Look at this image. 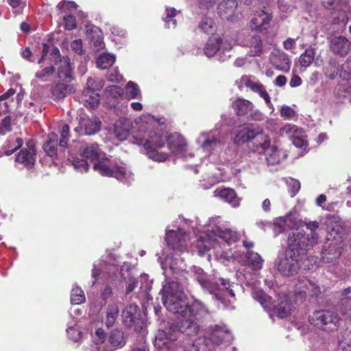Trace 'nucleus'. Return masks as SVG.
<instances>
[{"label":"nucleus","instance_id":"c9c22d12","mask_svg":"<svg viewBox=\"0 0 351 351\" xmlns=\"http://www.w3.org/2000/svg\"><path fill=\"white\" fill-rule=\"evenodd\" d=\"M114 135L119 141H124L129 135V124L126 119H119L114 124Z\"/></svg>","mask_w":351,"mask_h":351},{"label":"nucleus","instance_id":"c03bdc74","mask_svg":"<svg viewBox=\"0 0 351 351\" xmlns=\"http://www.w3.org/2000/svg\"><path fill=\"white\" fill-rule=\"evenodd\" d=\"M108 341L114 347H122L125 345L123 333L121 330L115 329L109 336Z\"/></svg>","mask_w":351,"mask_h":351},{"label":"nucleus","instance_id":"aec40b11","mask_svg":"<svg viewBox=\"0 0 351 351\" xmlns=\"http://www.w3.org/2000/svg\"><path fill=\"white\" fill-rule=\"evenodd\" d=\"M167 145L170 152L178 157L183 156L186 150L184 138L177 133L172 134L169 136Z\"/></svg>","mask_w":351,"mask_h":351},{"label":"nucleus","instance_id":"b1692460","mask_svg":"<svg viewBox=\"0 0 351 351\" xmlns=\"http://www.w3.org/2000/svg\"><path fill=\"white\" fill-rule=\"evenodd\" d=\"M271 19L272 16L270 13L265 10L258 11L251 20V27L259 32L266 30L269 27Z\"/></svg>","mask_w":351,"mask_h":351},{"label":"nucleus","instance_id":"473e14b6","mask_svg":"<svg viewBox=\"0 0 351 351\" xmlns=\"http://www.w3.org/2000/svg\"><path fill=\"white\" fill-rule=\"evenodd\" d=\"M73 92H74L73 86L65 82L57 83L51 90L53 96L56 99H62Z\"/></svg>","mask_w":351,"mask_h":351},{"label":"nucleus","instance_id":"412c9836","mask_svg":"<svg viewBox=\"0 0 351 351\" xmlns=\"http://www.w3.org/2000/svg\"><path fill=\"white\" fill-rule=\"evenodd\" d=\"M339 77L341 81L339 83V90L343 89L345 93L351 91V58H347L346 61L342 64L339 73Z\"/></svg>","mask_w":351,"mask_h":351},{"label":"nucleus","instance_id":"f8f14e48","mask_svg":"<svg viewBox=\"0 0 351 351\" xmlns=\"http://www.w3.org/2000/svg\"><path fill=\"white\" fill-rule=\"evenodd\" d=\"M208 231L211 232L215 236L224 241L227 244L231 245L239 239V234L229 228L219 225L218 217L209 220Z\"/></svg>","mask_w":351,"mask_h":351},{"label":"nucleus","instance_id":"603ef678","mask_svg":"<svg viewBox=\"0 0 351 351\" xmlns=\"http://www.w3.org/2000/svg\"><path fill=\"white\" fill-rule=\"evenodd\" d=\"M71 161L74 169L77 171L81 173L88 171V165L86 160L75 156L71 158Z\"/></svg>","mask_w":351,"mask_h":351},{"label":"nucleus","instance_id":"13d9d810","mask_svg":"<svg viewBox=\"0 0 351 351\" xmlns=\"http://www.w3.org/2000/svg\"><path fill=\"white\" fill-rule=\"evenodd\" d=\"M8 3L12 8L16 14L23 13L26 5L25 1L23 0H8Z\"/></svg>","mask_w":351,"mask_h":351},{"label":"nucleus","instance_id":"e433bc0d","mask_svg":"<svg viewBox=\"0 0 351 351\" xmlns=\"http://www.w3.org/2000/svg\"><path fill=\"white\" fill-rule=\"evenodd\" d=\"M263 264V259L261 256L253 251H248L246 255V265L252 270H260Z\"/></svg>","mask_w":351,"mask_h":351},{"label":"nucleus","instance_id":"2f4dec72","mask_svg":"<svg viewBox=\"0 0 351 351\" xmlns=\"http://www.w3.org/2000/svg\"><path fill=\"white\" fill-rule=\"evenodd\" d=\"M274 313L280 318H285L290 315L291 311V304L288 301L286 295L280 297L279 302L274 306Z\"/></svg>","mask_w":351,"mask_h":351},{"label":"nucleus","instance_id":"ea45409f","mask_svg":"<svg viewBox=\"0 0 351 351\" xmlns=\"http://www.w3.org/2000/svg\"><path fill=\"white\" fill-rule=\"evenodd\" d=\"M275 225V231L278 233L285 232L288 228H293L295 223L290 215L276 219Z\"/></svg>","mask_w":351,"mask_h":351},{"label":"nucleus","instance_id":"680f3d73","mask_svg":"<svg viewBox=\"0 0 351 351\" xmlns=\"http://www.w3.org/2000/svg\"><path fill=\"white\" fill-rule=\"evenodd\" d=\"M280 116L285 119H291L296 116V112L290 106H282L280 109Z\"/></svg>","mask_w":351,"mask_h":351},{"label":"nucleus","instance_id":"f257e3e1","mask_svg":"<svg viewBox=\"0 0 351 351\" xmlns=\"http://www.w3.org/2000/svg\"><path fill=\"white\" fill-rule=\"evenodd\" d=\"M162 300L167 309L173 314L188 315L199 322L209 315L207 307L199 300H195L191 306L187 305L183 288L176 281L167 282L160 291Z\"/></svg>","mask_w":351,"mask_h":351},{"label":"nucleus","instance_id":"58836bf2","mask_svg":"<svg viewBox=\"0 0 351 351\" xmlns=\"http://www.w3.org/2000/svg\"><path fill=\"white\" fill-rule=\"evenodd\" d=\"M339 73V64L335 59H330L323 67V73L330 80H335Z\"/></svg>","mask_w":351,"mask_h":351},{"label":"nucleus","instance_id":"a18cd8bd","mask_svg":"<svg viewBox=\"0 0 351 351\" xmlns=\"http://www.w3.org/2000/svg\"><path fill=\"white\" fill-rule=\"evenodd\" d=\"M315 49L312 47H309L305 50V51L300 55V62L302 66H308L312 64L315 58Z\"/></svg>","mask_w":351,"mask_h":351},{"label":"nucleus","instance_id":"f704fd0d","mask_svg":"<svg viewBox=\"0 0 351 351\" xmlns=\"http://www.w3.org/2000/svg\"><path fill=\"white\" fill-rule=\"evenodd\" d=\"M119 308L117 302H112L109 304L106 310V319L105 324L107 327L112 326L119 315Z\"/></svg>","mask_w":351,"mask_h":351},{"label":"nucleus","instance_id":"c85d7f7f","mask_svg":"<svg viewBox=\"0 0 351 351\" xmlns=\"http://www.w3.org/2000/svg\"><path fill=\"white\" fill-rule=\"evenodd\" d=\"M271 62L273 65L280 71L288 72L291 67V62L287 54L283 51H277L272 53Z\"/></svg>","mask_w":351,"mask_h":351},{"label":"nucleus","instance_id":"49530a36","mask_svg":"<svg viewBox=\"0 0 351 351\" xmlns=\"http://www.w3.org/2000/svg\"><path fill=\"white\" fill-rule=\"evenodd\" d=\"M252 297L257 301L260 302V304L265 308H271V298L266 295L263 291H256L252 292Z\"/></svg>","mask_w":351,"mask_h":351},{"label":"nucleus","instance_id":"e2e57ef3","mask_svg":"<svg viewBox=\"0 0 351 351\" xmlns=\"http://www.w3.org/2000/svg\"><path fill=\"white\" fill-rule=\"evenodd\" d=\"M287 182L289 188L291 197L295 196L300 189V182L297 180L289 178L287 180Z\"/></svg>","mask_w":351,"mask_h":351},{"label":"nucleus","instance_id":"20e7f679","mask_svg":"<svg viewBox=\"0 0 351 351\" xmlns=\"http://www.w3.org/2000/svg\"><path fill=\"white\" fill-rule=\"evenodd\" d=\"M294 242L288 239L286 250L279 252L274 261L276 269L285 276H293L299 271L301 268V262L305 255Z\"/></svg>","mask_w":351,"mask_h":351},{"label":"nucleus","instance_id":"f3484780","mask_svg":"<svg viewBox=\"0 0 351 351\" xmlns=\"http://www.w3.org/2000/svg\"><path fill=\"white\" fill-rule=\"evenodd\" d=\"M330 51L340 57H345L351 50V42L345 36H333L328 38Z\"/></svg>","mask_w":351,"mask_h":351},{"label":"nucleus","instance_id":"0eeeda50","mask_svg":"<svg viewBox=\"0 0 351 351\" xmlns=\"http://www.w3.org/2000/svg\"><path fill=\"white\" fill-rule=\"evenodd\" d=\"M49 60L50 63L58 65V74L59 78L69 79L71 80L72 75V66L70 60L67 56L60 58L59 49L54 46H49L43 44V55L38 60V64L43 63L46 60Z\"/></svg>","mask_w":351,"mask_h":351},{"label":"nucleus","instance_id":"5fc2aeb1","mask_svg":"<svg viewBox=\"0 0 351 351\" xmlns=\"http://www.w3.org/2000/svg\"><path fill=\"white\" fill-rule=\"evenodd\" d=\"M103 267H107V263L106 262L103 263L101 261L99 263L93 264L91 276L94 279V280L93 281L92 285H94L95 284L99 276L100 275L101 268H103ZM105 269L106 268L103 269L104 272L110 273V271H107Z\"/></svg>","mask_w":351,"mask_h":351},{"label":"nucleus","instance_id":"72a5a7b5","mask_svg":"<svg viewBox=\"0 0 351 351\" xmlns=\"http://www.w3.org/2000/svg\"><path fill=\"white\" fill-rule=\"evenodd\" d=\"M58 141V134L51 132L48 135L47 140L43 145L45 152L51 157H54L57 155Z\"/></svg>","mask_w":351,"mask_h":351},{"label":"nucleus","instance_id":"393cba45","mask_svg":"<svg viewBox=\"0 0 351 351\" xmlns=\"http://www.w3.org/2000/svg\"><path fill=\"white\" fill-rule=\"evenodd\" d=\"M214 196L228 203L231 206L236 208L239 206L241 198L237 195L236 192L230 188L217 189L214 191Z\"/></svg>","mask_w":351,"mask_h":351},{"label":"nucleus","instance_id":"de8ad7c7","mask_svg":"<svg viewBox=\"0 0 351 351\" xmlns=\"http://www.w3.org/2000/svg\"><path fill=\"white\" fill-rule=\"evenodd\" d=\"M85 295L84 291L79 287H75L72 289L71 293V302L73 304H80L85 302Z\"/></svg>","mask_w":351,"mask_h":351},{"label":"nucleus","instance_id":"774afa93","mask_svg":"<svg viewBox=\"0 0 351 351\" xmlns=\"http://www.w3.org/2000/svg\"><path fill=\"white\" fill-rule=\"evenodd\" d=\"M64 27L66 29L71 30L76 27L75 19L71 14L64 16Z\"/></svg>","mask_w":351,"mask_h":351},{"label":"nucleus","instance_id":"bf43d9fd","mask_svg":"<svg viewBox=\"0 0 351 351\" xmlns=\"http://www.w3.org/2000/svg\"><path fill=\"white\" fill-rule=\"evenodd\" d=\"M214 23L211 19L205 18L199 25L200 29L206 34H210L215 31Z\"/></svg>","mask_w":351,"mask_h":351},{"label":"nucleus","instance_id":"4c0bfd02","mask_svg":"<svg viewBox=\"0 0 351 351\" xmlns=\"http://www.w3.org/2000/svg\"><path fill=\"white\" fill-rule=\"evenodd\" d=\"M221 38L210 37L207 40L204 47V54L208 57L213 56L220 50Z\"/></svg>","mask_w":351,"mask_h":351},{"label":"nucleus","instance_id":"9b49d317","mask_svg":"<svg viewBox=\"0 0 351 351\" xmlns=\"http://www.w3.org/2000/svg\"><path fill=\"white\" fill-rule=\"evenodd\" d=\"M197 142L206 153H211L213 151L221 149L226 143L225 138L217 130L203 132L197 138Z\"/></svg>","mask_w":351,"mask_h":351},{"label":"nucleus","instance_id":"2eb2a0df","mask_svg":"<svg viewBox=\"0 0 351 351\" xmlns=\"http://www.w3.org/2000/svg\"><path fill=\"white\" fill-rule=\"evenodd\" d=\"M138 306L134 304L127 306L122 312L123 322L130 328H134V330L140 332L143 330L144 323L139 319Z\"/></svg>","mask_w":351,"mask_h":351},{"label":"nucleus","instance_id":"69168bd1","mask_svg":"<svg viewBox=\"0 0 351 351\" xmlns=\"http://www.w3.org/2000/svg\"><path fill=\"white\" fill-rule=\"evenodd\" d=\"M69 127L67 124L62 126L61 129V137L59 142V146L61 147H65L67 145V140L69 138Z\"/></svg>","mask_w":351,"mask_h":351},{"label":"nucleus","instance_id":"4be33fe9","mask_svg":"<svg viewBox=\"0 0 351 351\" xmlns=\"http://www.w3.org/2000/svg\"><path fill=\"white\" fill-rule=\"evenodd\" d=\"M27 149H22L16 158V162L23 164L28 169L33 167L35 162L36 150L32 143H27Z\"/></svg>","mask_w":351,"mask_h":351},{"label":"nucleus","instance_id":"bb28decb","mask_svg":"<svg viewBox=\"0 0 351 351\" xmlns=\"http://www.w3.org/2000/svg\"><path fill=\"white\" fill-rule=\"evenodd\" d=\"M176 339L177 332L173 326H171L168 331L159 330L155 338L154 346L163 350V346H167L169 341H172Z\"/></svg>","mask_w":351,"mask_h":351},{"label":"nucleus","instance_id":"6e6552de","mask_svg":"<svg viewBox=\"0 0 351 351\" xmlns=\"http://www.w3.org/2000/svg\"><path fill=\"white\" fill-rule=\"evenodd\" d=\"M309 323L315 327L326 331L336 330L339 325V317L337 313L328 310L314 311L308 317Z\"/></svg>","mask_w":351,"mask_h":351},{"label":"nucleus","instance_id":"ddd939ff","mask_svg":"<svg viewBox=\"0 0 351 351\" xmlns=\"http://www.w3.org/2000/svg\"><path fill=\"white\" fill-rule=\"evenodd\" d=\"M189 240V235L180 228L167 231L166 241L168 245L179 252L186 251Z\"/></svg>","mask_w":351,"mask_h":351},{"label":"nucleus","instance_id":"6ab92c4d","mask_svg":"<svg viewBox=\"0 0 351 351\" xmlns=\"http://www.w3.org/2000/svg\"><path fill=\"white\" fill-rule=\"evenodd\" d=\"M254 152L264 154L267 163L272 165L279 163L285 157L277 146L270 145V138L268 136L267 142L263 143V150H255Z\"/></svg>","mask_w":351,"mask_h":351},{"label":"nucleus","instance_id":"5701e85b","mask_svg":"<svg viewBox=\"0 0 351 351\" xmlns=\"http://www.w3.org/2000/svg\"><path fill=\"white\" fill-rule=\"evenodd\" d=\"M210 340L216 345H219L223 342H230L232 339L231 333L225 326L215 325L210 326Z\"/></svg>","mask_w":351,"mask_h":351},{"label":"nucleus","instance_id":"3c124183","mask_svg":"<svg viewBox=\"0 0 351 351\" xmlns=\"http://www.w3.org/2000/svg\"><path fill=\"white\" fill-rule=\"evenodd\" d=\"M340 311L345 319L351 320V298L341 299Z\"/></svg>","mask_w":351,"mask_h":351},{"label":"nucleus","instance_id":"6e6d98bb","mask_svg":"<svg viewBox=\"0 0 351 351\" xmlns=\"http://www.w3.org/2000/svg\"><path fill=\"white\" fill-rule=\"evenodd\" d=\"M167 16L163 19L164 21L167 23L169 28H174L176 26V20L173 18L176 15V10L175 8L166 9Z\"/></svg>","mask_w":351,"mask_h":351},{"label":"nucleus","instance_id":"338daca9","mask_svg":"<svg viewBox=\"0 0 351 351\" xmlns=\"http://www.w3.org/2000/svg\"><path fill=\"white\" fill-rule=\"evenodd\" d=\"M11 130L10 117L7 116L2 120L0 124V135H4L7 132H10Z\"/></svg>","mask_w":351,"mask_h":351},{"label":"nucleus","instance_id":"a878e982","mask_svg":"<svg viewBox=\"0 0 351 351\" xmlns=\"http://www.w3.org/2000/svg\"><path fill=\"white\" fill-rule=\"evenodd\" d=\"M100 121L97 118L89 119L88 117H80V126L74 129L75 132H79L84 128V134L93 135L99 131Z\"/></svg>","mask_w":351,"mask_h":351},{"label":"nucleus","instance_id":"4468645a","mask_svg":"<svg viewBox=\"0 0 351 351\" xmlns=\"http://www.w3.org/2000/svg\"><path fill=\"white\" fill-rule=\"evenodd\" d=\"M290 241H295L296 246L305 254L308 247H311L317 243L319 236L316 232H311L310 235L306 236L303 230L297 228L292 235L289 236Z\"/></svg>","mask_w":351,"mask_h":351},{"label":"nucleus","instance_id":"a19ab883","mask_svg":"<svg viewBox=\"0 0 351 351\" xmlns=\"http://www.w3.org/2000/svg\"><path fill=\"white\" fill-rule=\"evenodd\" d=\"M247 46L250 48L252 56H258L263 51L262 41L259 36H252Z\"/></svg>","mask_w":351,"mask_h":351},{"label":"nucleus","instance_id":"8fccbe9b","mask_svg":"<svg viewBox=\"0 0 351 351\" xmlns=\"http://www.w3.org/2000/svg\"><path fill=\"white\" fill-rule=\"evenodd\" d=\"M293 144L297 147H303L307 145L306 134L302 129L300 128L291 138Z\"/></svg>","mask_w":351,"mask_h":351},{"label":"nucleus","instance_id":"37998d69","mask_svg":"<svg viewBox=\"0 0 351 351\" xmlns=\"http://www.w3.org/2000/svg\"><path fill=\"white\" fill-rule=\"evenodd\" d=\"M125 96L128 99H141V93L138 84L130 81L125 86Z\"/></svg>","mask_w":351,"mask_h":351},{"label":"nucleus","instance_id":"cd10ccee","mask_svg":"<svg viewBox=\"0 0 351 351\" xmlns=\"http://www.w3.org/2000/svg\"><path fill=\"white\" fill-rule=\"evenodd\" d=\"M183 261L184 258H180V256L176 254L167 256L162 263L164 273L167 274L168 269L173 273H178L180 270L185 269Z\"/></svg>","mask_w":351,"mask_h":351},{"label":"nucleus","instance_id":"4d7b16f0","mask_svg":"<svg viewBox=\"0 0 351 351\" xmlns=\"http://www.w3.org/2000/svg\"><path fill=\"white\" fill-rule=\"evenodd\" d=\"M75 326V321L73 320L68 326L66 332L68 337L74 341H77L81 338V332L77 330L74 326Z\"/></svg>","mask_w":351,"mask_h":351},{"label":"nucleus","instance_id":"0e129e2a","mask_svg":"<svg viewBox=\"0 0 351 351\" xmlns=\"http://www.w3.org/2000/svg\"><path fill=\"white\" fill-rule=\"evenodd\" d=\"M197 247L199 249L200 252L203 253L206 251H208L211 247L210 241L206 237H200L197 241Z\"/></svg>","mask_w":351,"mask_h":351},{"label":"nucleus","instance_id":"f03ea898","mask_svg":"<svg viewBox=\"0 0 351 351\" xmlns=\"http://www.w3.org/2000/svg\"><path fill=\"white\" fill-rule=\"evenodd\" d=\"M80 152L87 159L97 161L93 167L101 176L114 177L125 184H130L134 180L133 173L125 167L118 166L110 159L103 157L104 153L97 144L85 145L80 148Z\"/></svg>","mask_w":351,"mask_h":351},{"label":"nucleus","instance_id":"864d4df0","mask_svg":"<svg viewBox=\"0 0 351 351\" xmlns=\"http://www.w3.org/2000/svg\"><path fill=\"white\" fill-rule=\"evenodd\" d=\"M299 129L300 128L295 125L287 124L280 128V135L282 136H287L291 139Z\"/></svg>","mask_w":351,"mask_h":351},{"label":"nucleus","instance_id":"dca6fc26","mask_svg":"<svg viewBox=\"0 0 351 351\" xmlns=\"http://www.w3.org/2000/svg\"><path fill=\"white\" fill-rule=\"evenodd\" d=\"M236 83L239 89L242 90L244 87H247L254 93L258 94L265 101L270 97L265 86L255 77L244 75Z\"/></svg>","mask_w":351,"mask_h":351},{"label":"nucleus","instance_id":"7ed1b4c3","mask_svg":"<svg viewBox=\"0 0 351 351\" xmlns=\"http://www.w3.org/2000/svg\"><path fill=\"white\" fill-rule=\"evenodd\" d=\"M195 278L202 288L213 295L214 298L221 302L224 306L228 309L234 308L233 304L235 301L234 291L239 287L237 284L230 282L228 280L220 278V284L208 278L200 268L195 272Z\"/></svg>","mask_w":351,"mask_h":351},{"label":"nucleus","instance_id":"7c9ffc66","mask_svg":"<svg viewBox=\"0 0 351 351\" xmlns=\"http://www.w3.org/2000/svg\"><path fill=\"white\" fill-rule=\"evenodd\" d=\"M235 114L239 117L245 116L250 114L254 108L253 103L243 98H238L232 104Z\"/></svg>","mask_w":351,"mask_h":351},{"label":"nucleus","instance_id":"1a4fd4ad","mask_svg":"<svg viewBox=\"0 0 351 351\" xmlns=\"http://www.w3.org/2000/svg\"><path fill=\"white\" fill-rule=\"evenodd\" d=\"M104 86L103 81L99 78L89 77L87 80L86 88L82 92V99L86 107L96 108L99 104V92Z\"/></svg>","mask_w":351,"mask_h":351},{"label":"nucleus","instance_id":"39448f33","mask_svg":"<svg viewBox=\"0 0 351 351\" xmlns=\"http://www.w3.org/2000/svg\"><path fill=\"white\" fill-rule=\"evenodd\" d=\"M131 142L134 144L143 145L147 151V156L158 162H164L168 158V154L164 152H158L157 149L164 146L166 138L161 135L151 132L147 138H145L142 134L137 133L132 136Z\"/></svg>","mask_w":351,"mask_h":351},{"label":"nucleus","instance_id":"423d86ee","mask_svg":"<svg viewBox=\"0 0 351 351\" xmlns=\"http://www.w3.org/2000/svg\"><path fill=\"white\" fill-rule=\"evenodd\" d=\"M234 142L235 143L251 142V147L254 152L263 150V143L267 142V135L263 133L260 127L245 123L237 128Z\"/></svg>","mask_w":351,"mask_h":351},{"label":"nucleus","instance_id":"052dcab7","mask_svg":"<svg viewBox=\"0 0 351 351\" xmlns=\"http://www.w3.org/2000/svg\"><path fill=\"white\" fill-rule=\"evenodd\" d=\"M54 71L53 66H46L40 71L36 73V77L40 79L42 81H46L47 77L50 76Z\"/></svg>","mask_w":351,"mask_h":351},{"label":"nucleus","instance_id":"79ce46f5","mask_svg":"<svg viewBox=\"0 0 351 351\" xmlns=\"http://www.w3.org/2000/svg\"><path fill=\"white\" fill-rule=\"evenodd\" d=\"M115 62V57L110 53H103L97 60V67L101 69H106L111 66Z\"/></svg>","mask_w":351,"mask_h":351},{"label":"nucleus","instance_id":"09e8293b","mask_svg":"<svg viewBox=\"0 0 351 351\" xmlns=\"http://www.w3.org/2000/svg\"><path fill=\"white\" fill-rule=\"evenodd\" d=\"M339 345L343 351H351V332L344 331L339 337Z\"/></svg>","mask_w":351,"mask_h":351},{"label":"nucleus","instance_id":"9d476101","mask_svg":"<svg viewBox=\"0 0 351 351\" xmlns=\"http://www.w3.org/2000/svg\"><path fill=\"white\" fill-rule=\"evenodd\" d=\"M321 293L319 286L307 278H300L295 284V294L297 300L300 302L308 298L316 300Z\"/></svg>","mask_w":351,"mask_h":351},{"label":"nucleus","instance_id":"a211bd4d","mask_svg":"<svg viewBox=\"0 0 351 351\" xmlns=\"http://www.w3.org/2000/svg\"><path fill=\"white\" fill-rule=\"evenodd\" d=\"M178 324L174 327L177 333L180 332L189 336H193L197 334L199 330L198 322L189 315L184 317L182 314H178Z\"/></svg>","mask_w":351,"mask_h":351},{"label":"nucleus","instance_id":"c756f323","mask_svg":"<svg viewBox=\"0 0 351 351\" xmlns=\"http://www.w3.org/2000/svg\"><path fill=\"white\" fill-rule=\"evenodd\" d=\"M237 8L236 0H223L218 5V13L221 18L232 20Z\"/></svg>","mask_w":351,"mask_h":351}]
</instances>
